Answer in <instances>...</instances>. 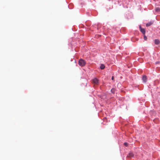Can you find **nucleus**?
Masks as SVG:
<instances>
[{"label":"nucleus","instance_id":"7","mask_svg":"<svg viewBox=\"0 0 160 160\" xmlns=\"http://www.w3.org/2000/svg\"><path fill=\"white\" fill-rule=\"evenodd\" d=\"M152 23L153 22H150L147 23L146 24V26L147 27H149L152 25Z\"/></svg>","mask_w":160,"mask_h":160},{"label":"nucleus","instance_id":"2","mask_svg":"<svg viewBox=\"0 0 160 160\" xmlns=\"http://www.w3.org/2000/svg\"><path fill=\"white\" fill-rule=\"evenodd\" d=\"M92 82L93 83L95 84L98 85L99 84L98 80L96 78H95L92 80Z\"/></svg>","mask_w":160,"mask_h":160},{"label":"nucleus","instance_id":"10","mask_svg":"<svg viewBox=\"0 0 160 160\" xmlns=\"http://www.w3.org/2000/svg\"><path fill=\"white\" fill-rule=\"evenodd\" d=\"M111 92L112 93H114L115 92V89H111Z\"/></svg>","mask_w":160,"mask_h":160},{"label":"nucleus","instance_id":"6","mask_svg":"<svg viewBox=\"0 0 160 160\" xmlns=\"http://www.w3.org/2000/svg\"><path fill=\"white\" fill-rule=\"evenodd\" d=\"M154 42L155 44L158 45L159 44L160 42L159 40L157 39L155 40Z\"/></svg>","mask_w":160,"mask_h":160},{"label":"nucleus","instance_id":"11","mask_svg":"<svg viewBox=\"0 0 160 160\" xmlns=\"http://www.w3.org/2000/svg\"><path fill=\"white\" fill-rule=\"evenodd\" d=\"M144 39L145 40H146L147 39V37L146 36H144Z\"/></svg>","mask_w":160,"mask_h":160},{"label":"nucleus","instance_id":"8","mask_svg":"<svg viewBox=\"0 0 160 160\" xmlns=\"http://www.w3.org/2000/svg\"><path fill=\"white\" fill-rule=\"evenodd\" d=\"M105 68V65L103 64H101L100 66V68L101 69H104Z\"/></svg>","mask_w":160,"mask_h":160},{"label":"nucleus","instance_id":"13","mask_svg":"<svg viewBox=\"0 0 160 160\" xmlns=\"http://www.w3.org/2000/svg\"><path fill=\"white\" fill-rule=\"evenodd\" d=\"M114 79V76H113L112 77V80H113Z\"/></svg>","mask_w":160,"mask_h":160},{"label":"nucleus","instance_id":"4","mask_svg":"<svg viewBox=\"0 0 160 160\" xmlns=\"http://www.w3.org/2000/svg\"><path fill=\"white\" fill-rule=\"evenodd\" d=\"M140 29L141 32L142 33V34H145V30L144 28H142L141 26L140 27Z\"/></svg>","mask_w":160,"mask_h":160},{"label":"nucleus","instance_id":"3","mask_svg":"<svg viewBox=\"0 0 160 160\" xmlns=\"http://www.w3.org/2000/svg\"><path fill=\"white\" fill-rule=\"evenodd\" d=\"M134 155L132 152L129 153L127 156V157L128 158V159H131V158L133 157Z\"/></svg>","mask_w":160,"mask_h":160},{"label":"nucleus","instance_id":"12","mask_svg":"<svg viewBox=\"0 0 160 160\" xmlns=\"http://www.w3.org/2000/svg\"><path fill=\"white\" fill-rule=\"evenodd\" d=\"M124 145H125V146H127L128 145V143L127 142H125L124 143Z\"/></svg>","mask_w":160,"mask_h":160},{"label":"nucleus","instance_id":"5","mask_svg":"<svg viewBox=\"0 0 160 160\" xmlns=\"http://www.w3.org/2000/svg\"><path fill=\"white\" fill-rule=\"evenodd\" d=\"M142 79L144 82H146L147 80V77L145 75L143 76L142 78Z\"/></svg>","mask_w":160,"mask_h":160},{"label":"nucleus","instance_id":"1","mask_svg":"<svg viewBox=\"0 0 160 160\" xmlns=\"http://www.w3.org/2000/svg\"><path fill=\"white\" fill-rule=\"evenodd\" d=\"M86 64V61L83 59H81L78 61V64L81 66H83L85 65Z\"/></svg>","mask_w":160,"mask_h":160},{"label":"nucleus","instance_id":"9","mask_svg":"<svg viewBox=\"0 0 160 160\" xmlns=\"http://www.w3.org/2000/svg\"><path fill=\"white\" fill-rule=\"evenodd\" d=\"M155 11H156V12H160V8L158 7L156 8V9H155Z\"/></svg>","mask_w":160,"mask_h":160}]
</instances>
